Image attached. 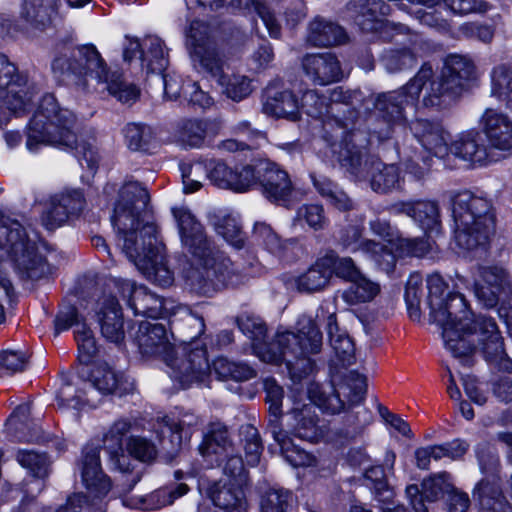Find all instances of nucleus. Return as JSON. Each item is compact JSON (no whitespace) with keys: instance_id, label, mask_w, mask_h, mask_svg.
Segmentation results:
<instances>
[{"instance_id":"48","label":"nucleus","mask_w":512,"mask_h":512,"mask_svg":"<svg viewBox=\"0 0 512 512\" xmlns=\"http://www.w3.org/2000/svg\"><path fill=\"white\" fill-rule=\"evenodd\" d=\"M236 482L214 483L208 489V496L215 506L224 510L242 509L245 506L244 492Z\"/></svg>"},{"instance_id":"40","label":"nucleus","mask_w":512,"mask_h":512,"mask_svg":"<svg viewBox=\"0 0 512 512\" xmlns=\"http://www.w3.org/2000/svg\"><path fill=\"white\" fill-rule=\"evenodd\" d=\"M89 389H97L102 394H116L122 396L134 390V384L123 375L117 374L108 366L98 367L92 373V379L86 383Z\"/></svg>"},{"instance_id":"30","label":"nucleus","mask_w":512,"mask_h":512,"mask_svg":"<svg viewBox=\"0 0 512 512\" xmlns=\"http://www.w3.org/2000/svg\"><path fill=\"white\" fill-rule=\"evenodd\" d=\"M121 293L128 296V304L136 315L146 316L152 319L163 318L166 310L163 300L151 293L146 287H135L132 283L124 281L121 284Z\"/></svg>"},{"instance_id":"55","label":"nucleus","mask_w":512,"mask_h":512,"mask_svg":"<svg viewBox=\"0 0 512 512\" xmlns=\"http://www.w3.org/2000/svg\"><path fill=\"white\" fill-rule=\"evenodd\" d=\"M382 65L388 72L395 73L411 69L417 64V57L409 48H390L380 57Z\"/></svg>"},{"instance_id":"63","label":"nucleus","mask_w":512,"mask_h":512,"mask_svg":"<svg viewBox=\"0 0 512 512\" xmlns=\"http://www.w3.org/2000/svg\"><path fill=\"white\" fill-rule=\"evenodd\" d=\"M425 294L423 279L419 274L410 275L405 290V301L410 318L419 320L421 316L420 304Z\"/></svg>"},{"instance_id":"26","label":"nucleus","mask_w":512,"mask_h":512,"mask_svg":"<svg viewBox=\"0 0 512 512\" xmlns=\"http://www.w3.org/2000/svg\"><path fill=\"white\" fill-rule=\"evenodd\" d=\"M96 316L102 336L117 345L125 338L122 309L112 295H104L97 302Z\"/></svg>"},{"instance_id":"21","label":"nucleus","mask_w":512,"mask_h":512,"mask_svg":"<svg viewBox=\"0 0 512 512\" xmlns=\"http://www.w3.org/2000/svg\"><path fill=\"white\" fill-rule=\"evenodd\" d=\"M299 103L294 93L285 88L281 81H273L263 92V112L277 118L297 120Z\"/></svg>"},{"instance_id":"5","label":"nucleus","mask_w":512,"mask_h":512,"mask_svg":"<svg viewBox=\"0 0 512 512\" xmlns=\"http://www.w3.org/2000/svg\"><path fill=\"white\" fill-rule=\"evenodd\" d=\"M76 123L72 111L62 108L54 95L46 94L29 122L27 149L37 152L41 146L50 145L74 151L79 161L85 160L92 167L97 162L96 152L89 143L78 141Z\"/></svg>"},{"instance_id":"6","label":"nucleus","mask_w":512,"mask_h":512,"mask_svg":"<svg viewBox=\"0 0 512 512\" xmlns=\"http://www.w3.org/2000/svg\"><path fill=\"white\" fill-rule=\"evenodd\" d=\"M340 142L330 144L340 166L355 181H369L371 189L380 194L400 187V169L395 164H385L378 157L369 155V140L361 131L341 132Z\"/></svg>"},{"instance_id":"20","label":"nucleus","mask_w":512,"mask_h":512,"mask_svg":"<svg viewBox=\"0 0 512 512\" xmlns=\"http://www.w3.org/2000/svg\"><path fill=\"white\" fill-rule=\"evenodd\" d=\"M476 323L479 326L478 341L484 344L485 359L496 365L499 370L512 372V359L508 357L504 350V344L495 321L490 317L479 315Z\"/></svg>"},{"instance_id":"44","label":"nucleus","mask_w":512,"mask_h":512,"mask_svg":"<svg viewBox=\"0 0 512 512\" xmlns=\"http://www.w3.org/2000/svg\"><path fill=\"white\" fill-rule=\"evenodd\" d=\"M190 57L193 66L201 72L207 73L216 81L224 75V65L226 63L224 54L218 49L216 44L208 45L205 48L191 50Z\"/></svg>"},{"instance_id":"34","label":"nucleus","mask_w":512,"mask_h":512,"mask_svg":"<svg viewBox=\"0 0 512 512\" xmlns=\"http://www.w3.org/2000/svg\"><path fill=\"white\" fill-rule=\"evenodd\" d=\"M473 496L480 512H512V506L503 494L500 478L496 475L480 480L473 490Z\"/></svg>"},{"instance_id":"45","label":"nucleus","mask_w":512,"mask_h":512,"mask_svg":"<svg viewBox=\"0 0 512 512\" xmlns=\"http://www.w3.org/2000/svg\"><path fill=\"white\" fill-rule=\"evenodd\" d=\"M219 126L216 122L188 119L181 122L178 129L179 142L188 147H200L205 138L217 134Z\"/></svg>"},{"instance_id":"51","label":"nucleus","mask_w":512,"mask_h":512,"mask_svg":"<svg viewBox=\"0 0 512 512\" xmlns=\"http://www.w3.org/2000/svg\"><path fill=\"white\" fill-rule=\"evenodd\" d=\"M252 234L268 252L278 257L283 256L289 246L296 244V240L294 239L282 240L266 222H256Z\"/></svg>"},{"instance_id":"18","label":"nucleus","mask_w":512,"mask_h":512,"mask_svg":"<svg viewBox=\"0 0 512 512\" xmlns=\"http://www.w3.org/2000/svg\"><path fill=\"white\" fill-rule=\"evenodd\" d=\"M478 124L490 148L505 152L512 150V119L506 113L486 108Z\"/></svg>"},{"instance_id":"25","label":"nucleus","mask_w":512,"mask_h":512,"mask_svg":"<svg viewBox=\"0 0 512 512\" xmlns=\"http://www.w3.org/2000/svg\"><path fill=\"white\" fill-rule=\"evenodd\" d=\"M330 306V303L323 304L316 317L326 321L328 340L339 362L342 366L351 365L355 360L354 343L346 331L338 326L336 312L331 311Z\"/></svg>"},{"instance_id":"43","label":"nucleus","mask_w":512,"mask_h":512,"mask_svg":"<svg viewBox=\"0 0 512 512\" xmlns=\"http://www.w3.org/2000/svg\"><path fill=\"white\" fill-rule=\"evenodd\" d=\"M330 258H320L306 272L296 279L297 289L300 292L314 293L324 289L332 276Z\"/></svg>"},{"instance_id":"60","label":"nucleus","mask_w":512,"mask_h":512,"mask_svg":"<svg viewBox=\"0 0 512 512\" xmlns=\"http://www.w3.org/2000/svg\"><path fill=\"white\" fill-rule=\"evenodd\" d=\"M362 248L364 249V254L370 257L380 270L386 273L393 272L397 262V257L392 251L394 247L391 246L389 248L380 242L372 240L366 241Z\"/></svg>"},{"instance_id":"29","label":"nucleus","mask_w":512,"mask_h":512,"mask_svg":"<svg viewBox=\"0 0 512 512\" xmlns=\"http://www.w3.org/2000/svg\"><path fill=\"white\" fill-rule=\"evenodd\" d=\"M318 421V416L311 404L294 407L287 414L289 434L309 442H317L325 434V430Z\"/></svg>"},{"instance_id":"37","label":"nucleus","mask_w":512,"mask_h":512,"mask_svg":"<svg viewBox=\"0 0 512 512\" xmlns=\"http://www.w3.org/2000/svg\"><path fill=\"white\" fill-rule=\"evenodd\" d=\"M268 412L267 427L274 440L279 444L285 459L294 467L309 465L310 456L304 450L297 448L289 437V430L285 431L281 427L280 417L282 410Z\"/></svg>"},{"instance_id":"41","label":"nucleus","mask_w":512,"mask_h":512,"mask_svg":"<svg viewBox=\"0 0 512 512\" xmlns=\"http://www.w3.org/2000/svg\"><path fill=\"white\" fill-rule=\"evenodd\" d=\"M346 33L337 23L322 17L310 22L307 41L316 47H330L344 43Z\"/></svg>"},{"instance_id":"10","label":"nucleus","mask_w":512,"mask_h":512,"mask_svg":"<svg viewBox=\"0 0 512 512\" xmlns=\"http://www.w3.org/2000/svg\"><path fill=\"white\" fill-rule=\"evenodd\" d=\"M144 231L145 238L141 248L136 246V238L131 234L126 236L124 253L148 279L161 287L170 286L173 283V274L166 266L164 246L158 240L157 230L153 225H146Z\"/></svg>"},{"instance_id":"1","label":"nucleus","mask_w":512,"mask_h":512,"mask_svg":"<svg viewBox=\"0 0 512 512\" xmlns=\"http://www.w3.org/2000/svg\"><path fill=\"white\" fill-rule=\"evenodd\" d=\"M433 76L432 67L424 64L406 85L373 96L378 125L372 129L371 137L380 142L392 138L396 127L407 124L406 108L417 107L423 90L424 107L443 109L468 90L477 77L474 62L460 54L448 55L441 76L438 79Z\"/></svg>"},{"instance_id":"50","label":"nucleus","mask_w":512,"mask_h":512,"mask_svg":"<svg viewBox=\"0 0 512 512\" xmlns=\"http://www.w3.org/2000/svg\"><path fill=\"white\" fill-rule=\"evenodd\" d=\"M294 506V494L283 487H269L261 493V512H292Z\"/></svg>"},{"instance_id":"46","label":"nucleus","mask_w":512,"mask_h":512,"mask_svg":"<svg viewBox=\"0 0 512 512\" xmlns=\"http://www.w3.org/2000/svg\"><path fill=\"white\" fill-rule=\"evenodd\" d=\"M141 62L147 73L161 74L165 71L168 66V58L165 45L159 37L147 36L143 39Z\"/></svg>"},{"instance_id":"28","label":"nucleus","mask_w":512,"mask_h":512,"mask_svg":"<svg viewBox=\"0 0 512 512\" xmlns=\"http://www.w3.org/2000/svg\"><path fill=\"white\" fill-rule=\"evenodd\" d=\"M346 9L349 17L365 32L377 30L382 19L391 12V7L383 0H351Z\"/></svg>"},{"instance_id":"8","label":"nucleus","mask_w":512,"mask_h":512,"mask_svg":"<svg viewBox=\"0 0 512 512\" xmlns=\"http://www.w3.org/2000/svg\"><path fill=\"white\" fill-rule=\"evenodd\" d=\"M9 260L22 279L38 280L52 271L47 260L38 253L37 244L18 220L0 219V263Z\"/></svg>"},{"instance_id":"33","label":"nucleus","mask_w":512,"mask_h":512,"mask_svg":"<svg viewBox=\"0 0 512 512\" xmlns=\"http://www.w3.org/2000/svg\"><path fill=\"white\" fill-rule=\"evenodd\" d=\"M394 214H405L418 223L425 232H439L440 209L436 201L417 200L392 205Z\"/></svg>"},{"instance_id":"2","label":"nucleus","mask_w":512,"mask_h":512,"mask_svg":"<svg viewBox=\"0 0 512 512\" xmlns=\"http://www.w3.org/2000/svg\"><path fill=\"white\" fill-rule=\"evenodd\" d=\"M181 243L200 268H191L186 284L201 296H211L222 288H237L250 276L236 269L231 260L205 233L202 224L185 208H173Z\"/></svg>"},{"instance_id":"19","label":"nucleus","mask_w":512,"mask_h":512,"mask_svg":"<svg viewBox=\"0 0 512 512\" xmlns=\"http://www.w3.org/2000/svg\"><path fill=\"white\" fill-rule=\"evenodd\" d=\"M451 475L440 472L424 479L421 488L416 484L406 487L405 493L414 512H428L424 501L435 502L452 489Z\"/></svg>"},{"instance_id":"59","label":"nucleus","mask_w":512,"mask_h":512,"mask_svg":"<svg viewBox=\"0 0 512 512\" xmlns=\"http://www.w3.org/2000/svg\"><path fill=\"white\" fill-rule=\"evenodd\" d=\"M123 133L128 148L133 151H148L154 139L152 128L141 123H128Z\"/></svg>"},{"instance_id":"64","label":"nucleus","mask_w":512,"mask_h":512,"mask_svg":"<svg viewBox=\"0 0 512 512\" xmlns=\"http://www.w3.org/2000/svg\"><path fill=\"white\" fill-rule=\"evenodd\" d=\"M302 110L310 117L321 119L331 115V106L327 97L316 90H307L301 99Z\"/></svg>"},{"instance_id":"56","label":"nucleus","mask_w":512,"mask_h":512,"mask_svg":"<svg viewBox=\"0 0 512 512\" xmlns=\"http://www.w3.org/2000/svg\"><path fill=\"white\" fill-rule=\"evenodd\" d=\"M217 83L221 86L223 94L235 102L242 101L253 90L251 79L240 74H224L217 80Z\"/></svg>"},{"instance_id":"31","label":"nucleus","mask_w":512,"mask_h":512,"mask_svg":"<svg viewBox=\"0 0 512 512\" xmlns=\"http://www.w3.org/2000/svg\"><path fill=\"white\" fill-rule=\"evenodd\" d=\"M305 74L317 85L340 81L342 70L336 56L330 53L307 54L302 59Z\"/></svg>"},{"instance_id":"12","label":"nucleus","mask_w":512,"mask_h":512,"mask_svg":"<svg viewBox=\"0 0 512 512\" xmlns=\"http://www.w3.org/2000/svg\"><path fill=\"white\" fill-rule=\"evenodd\" d=\"M32 98L27 76L0 54V127L9 122L12 114L25 113L31 107Z\"/></svg>"},{"instance_id":"38","label":"nucleus","mask_w":512,"mask_h":512,"mask_svg":"<svg viewBox=\"0 0 512 512\" xmlns=\"http://www.w3.org/2000/svg\"><path fill=\"white\" fill-rule=\"evenodd\" d=\"M234 447L227 427L222 423H212L204 433L198 451L209 465L214 466L215 458Z\"/></svg>"},{"instance_id":"53","label":"nucleus","mask_w":512,"mask_h":512,"mask_svg":"<svg viewBox=\"0 0 512 512\" xmlns=\"http://www.w3.org/2000/svg\"><path fill=\"white\" fill-rule=\"evenodd\" d=\"M379 292V284L361 273L359 278L354 280L352 285L342 293L341 297L347 304L355 305L373 300Z\"/></svg>"},{"instance_id":"16","label":"nucleus","mask_w":512,"mask_h":512,"mask_svg":"<svg viewBox=\"0 0 512 512\" xmlns=\"http://www.w3.org/2000/svg\"><path fill=\"white\" fill-rule=\"evenodd\" d=\"M468 319L459 320L452 317L446 324L439 325L442 328V336L446 347L452 352L454 357L459 358L461 363L467 366L472 365V355L476 350L474 342L467 337L478 335L479 326L478 316L476 317L470 310H467Z\"/></svg>"},{"instance_id":"3","label":"nucleus","mask_w":512,"mask_h":512,"mask_svg":"<svg viewBox=\"0 0 512 512\" xmlns=\"http://www.w3.org/2000/svg\"><path fill=\"white\" fill-rule=\"evenodd\" d=\"M235 322L254 341L255 347H259V355L264 362H285L294 380H301L314 371L315 362L310 355L321 351L322 333L311 317H300L297 332H278L271 343H264L267 327L260 317L243 313Z\"/></svg>"},{"instance_id":"58","label":"nucleus","mask_w":512,"mask_h":512,"mask_svg":"<svg viewBox=\"0 0 512 512\" xmlns=\"http://www.w3.org/2000/svg\"><path fill=\"white\" fill-rule=\"evenodd\" d=\"M259 176V159L249 164L235 166L232 170L230 190L238 193L247 192L258 186Z\"/></svg>"},{"instance_id":"23","label":"nucleus","mask_w":512,"mask_h":512,"mask_svg":"<svg viewBox=\"0 0 512 512\" xmlns=\"http://www.w3.org/2000/svg\"><path fill=\"white\" fill-rule=\"evenodd\" d=\"M198 424L199 418L193 413H185L177 421L167 416L157 420L155 429L160 439L161 448L169 453L177 452L182 445L183 438L189 437L191 428Z\"/></svg>"},{"instance_id":"4","label":"nucleus","mask_w":512,"mask_h":512,"mask_svg":"<svg viewBox=\"0 0 512 512\" xmlns=\"http://www.w3.org/2000/svg\"><path fill=\"white\" fill-rule=\"evenodd\" d=\"M52 72L61 82L82 88L88 80H94L123 104H132L140 96V90L123 80L122 75L110 72L104 59L94 45L87 44L74 48L69 54L58 55L52 61Z\"/></svg>"},{"instance_id":"61","label":"nucleus","mask_w":512,"mask_h":512,"mask_svg":"<svg viewBox=\"0 0 512 512\" xmlns=\"http://www.w3.org/2000/svg\"><path fill=\"white\" fill-rule=\"evenodd\" d=\"M215 373L222 379L247 381L255 376V371L246 363L232 362L227 358H218L213 362Z\"/></svg>"},{"instance_id":"36","label":"nucleus","mask_w":512,"mask_h":512,"mask_svg":"<svg viewBox=\"0 0 512 512\" xmlns=\"http://www.w3.org/2000/svg\"><path fill=\"white\" fill-rule=\"evenodd\" d=\"M30 403L18 405L6 421L7 434L17 441L35 442L42 438V430L30 417Z\"/></svg>"},{"instance_id":"27","label":"nucleus","mask_w":512,"mask_h":512,"mask_svg":"<svg viewBox=\"0 0 512 512\" xmlns=\"http://www.w3.org/2000/svg\"><path fill=\"white\" fill-rule=\"evenodd\" d=\"M410 130L429 154L443 157L448 153V133L439 121L419 118L410 123Z\"/></svg>"},{"instance_id":"13","label":"nucleus","mask_w":512,"mask_h":512,"mask_svg":"<svg viewBox=\"0 0 512 512\" xmlns=\"http://www.w3.org/2000/svg\"><path fill=\"white\" fill-rule=\"evenodd\" d=\"M150 196L144 186L137 181H126L119 190L111 221L119 231H126L145 221V218H152L148 210Z\"/></svg>"},{"instance_id":"14","label":"nucleus","mask_w":512,"mask_h":512,"mask_svg":"<svg viewBox=\"0 0 512 512\" xmlns=\"http://www.w3.org/2000/svg\"><path fill=\"white\" fill-rule=\"evenodd\" d=\"M165 363L171 368V377L183 388L194 382L202 381L210 371L207 350L198 342H191L181 349L165 356Z\"/></svg>"},{"instance_id":"35","label":"nucleus","mask_w":512,"mask_h":512,"mask_svg":"<svg viewBox=\"0 0 512 512\" xmlns=\"http://www.w3.org/2000/svg\"><path fill=\"white\" fill-rule=\"evenodd\" d=\"M480 133L468 130L460 133L448 146V151L455 157L473 164L484 165L491 161L488 148L482 144Z\"/></svg>"},{"instance_id":"22","label":"nucleus","mask_w":512,"mask_h":512,"mask_svg":"<svg viewBox=\"0 0 512 512\" xmlns=\"http://www.w3.org/2000/svg\"><path fill=\"white\" fill-rule=\"evenodd\" d=\"M139 352L146 357L157 356L165 361V356L173 352L165 326L162 323L142 321L134 336Z\"/></svg>"},{"instance_id":"39","label":"nucleus","mask_w":512,"mask_h":512,"mask_svg":"<svg viewBox=\"0 0 512 512\" xmlns=\"http://www.w3.org/2000/svg\"><path fill=\"white\" fill-rule=\"evenodd\" d=\"M135 421L129 418L116 420L104 435V445L109 450L112 460L122 473H129V458L122 452V438L133 430Z\"/></svg>"},{"instance_id":"24","label":"nucleus","mask_w":512,"mask_h":512,"mask_svg":"<svg viewBox=\"0 0 512 512\" xmlns=\"http://www.w3.org/2000/svg\"><path fill=\"white\" fill-rule=\"evenodd\" d=\"M19 464L29 470L33 477L23 482L22 501L32 502L43 490L44 482L41 480L48 476L50 461L45 453H39L33 450H19L17 453Z\"/></svg>"},{"instance_id":"62","label":"nucleus","mask_w":512,"mask_h":512,"mask_svg":"<svg viewBox=\"0 0 512 512\" xmlns=\"http://www.w3.org/2000/svg\"><path fill=\"white\" fill-rule=\"evenodd\" d=\"M188 491L189 487L185 483L159 488L145 499V503H147L146 509L157 510L171 505L175 500L187 494Z\"/></svg>"},{"instance_id":"15","label":"nucleus","mask_w":512,"mask_h":512,"mask_svg":"<svg viewBox=\"0 0 512 512\" xmlns=\"http://www.w3.org/2000/svg\"><path fill=\"white\" fill-rule=\"evenodd\" d=\"M428 289V305L430 307V315L434 322L443 325L452 317L459 320L468 319V306L462 294L448 293L443 298L446 284L439 274H432L427 279Z\"/></svg>"},{"instance_id":"47","label":"nucleus","mask_w":512,"mask_h":512,"mask_svg":"<svg viewBox=\"0 0 512 512\" xmlns=\"http://www.w3.org/2000/svg\"><path fill=\"white\" fill-rule=\"evenodd\" d=\"M224 7L232 10L254 11L263 21L269 34L273 38L281 35V26L275 13L265 3L259 0H224Z\"/></svg>"},{"instance_id":"17","label":"nucleus","mask_w":512,"mask_h":512,"mask_svg":"<svg viewBox=\"0 0 512 512\" xmlns=\"http://www.w3.org/2000/svg\"><path fill=\"white\" fill-rule=\"evenodd\" d=\"M259 173L258 186L264 197L272 203H286L294 189L288 173L266 159H259Z\"/></svg>"},{"instance_id":"32","label":"nucleus","mask_w":512,"mask_h":512,"mask_svg":"<svg viewBox=\"0 0 512 512\" xmlns=\"http://www.w3.org/2000/svg\"><path fill=\"white\" fill-rule=\"evenodd\" d=\"M100 447L87 445L83 449L81 476L86 488L96 497L106 495L111 488L110 480L103 474L100 466Z\"/></svg>"},{"instance_id":"11","label":"nucleus","mask_w":512,"mask_h":512,"mask_svg":"<svg viewBox=\"0 0 512 512\" xmlns=\"http://www.w3.org/2000/svg\"><path fill=\"white\" fill-rule=\"evenodd\" d=\"M481 282L475 284V295L486 308L499 305V318L505 323L512 337V282L507 271L499 266L479 269Z\"/></svg>"},{"instance_id":"54","label":"nucleus","mask_w":512,"mask_h":512,"mask_svg":"<svg viewBox=\"0 0 512 512\" xmlns=\"http://www.w3.org/2000/svg\"><path fill=\"white\" fill-rule=\"evenodd\" d=\"M216 232L221 235L232 247L240 250L244 248L245 233L236 217L231 215L216 216L213 222Z\"/></svg>"},{"instance_id":"42","label":"nucleus","mask_w":512,"mask_h":512,"mask_svg":"<svg viewBox=\"0 0 512 512\" xmlns=\"http://www.w3.org/2000/svg\"><path fill=\"white\" fill-rule=\"evenodd\" d=\"M57 13V0H23L20 17L30 26L43 30Z\"/></svg>"},{"instance_id":"49","label":"nucleus","mask_w":512,"mask_h":512,"mask_svg":"<svg viewBox=\"0 0 512 512\" xmlns=\"http://www.w3.org/2000/svg\"><path fill=\"white\" fill-rule=\"evenodd\" d=\"M310 177L317 192L335 208L341 211H349L354 208L350 197L330 178L315 174H311Z\"/></svg>"},{"instance_id":"9","label":"nucleus","mask_w":512,"mask_h":512,"mask_svg":"<svg viewBox=\"0 0 512 512\" xmlns=\"http://www.w3.org/2000/svg\"><path fill=\"white\" fill-rule=\"evenodd\" d=\"M331 385L327 388L313 383L308 388L311 401L323 412L338 414L345 408L341 394L347 397L349 406L357 405L365 398L367 379L357 371L338 370L330 363Z\"/></svg>"},{"instance_id":"7","label":"nucleus","mask_w":512,"mask_h":512,"mask_svg":"<svg viewBox=\"0 0 512 512\" xmlns=\"http://www.w3.org/2000/svg\"><path fill=\"white\" fill-rule=\"evenodd\" d=\"M455 241L465 250H474L488 243L495 231V216L491 203L482 197L463 191L452 198Z\"/></svg>"},{"instance_id":"57","label":"nucleus","mask_w":512,"mask_h":512,"mask_svg":"<svg viewBox=\"0 0 512 512\" xmlns=\"http://www.w3.org/2000/svg\"><path fill=\"white\" fill-rule=\"evenodd\" d=\"M214 466L221 467L223 473L236 482L237 485L245 483L246 471L244 462L236 447L228 449L226 453L215 458Z\"/></svg>"},{"instance_id":"52","label":"nucleus","mask_w":512,"mask_h":512,"mask_svg":"<svg viewBox=\"0 0 512 512\" xmlns=\"http://www.w3.org/2000/svg\"><path fill=\"white\" fill-rule=\"evenodd\" d=\"M491 95L504 101L506 107L512 111V68L500 64L491 72Z\"/></svg>"}]
</instances>
